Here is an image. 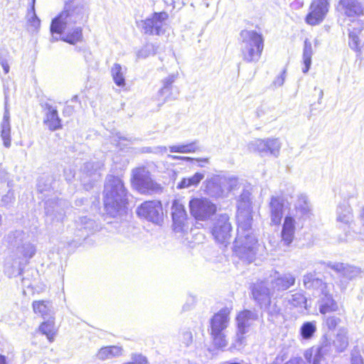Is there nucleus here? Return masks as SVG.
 <instances>
[{
	"mask_svg": "<svg viewBox=\"0 0 364 364\" xmlns=\"http://www.w3.org/2000/svg\"><path fill=\"white\" fill-rule=\"evenodd\" d=\"M175 78L173 75H169L163 80V87L158 92L159 105H162L165 102L171 100V85L174 82Z\"/></svg>",
	"mask_w": 364,
	"mask_h": 364,
	"instance_id": "obj_29",
	"label": "nucleus"
},
{
	"mask_svg": "<svg viewBox=\"0 0 364 364\" xmlns=\"http://www.w3.org/2000/svg\"><path fill=\"white\" fill-rule=\"evenodd\" d=\"M361 216H362L363 220H364V208L362 210V215H361Z\"/></svg>",
	"mask_w": 364,
	"mask_h": 364,
	"instance_id": "obj_64",
	"label": "nucleus"
},
{
	"mask_svg": "<svg viewBox=\"0 0 364 364\" xmlns=\"http://www.w3.org/2000/svg\"><path fill=\"white\" fill-rule=\"evenodd\" d=\"M80 223L82 224V228L85 230H90L92 228L94 225V222L86 217L80 218Z\"/></svg>",
	"mask_w": 364,
	"mask_h": 364,
	"instance_id": "obj_54",
	"label": "nucleus"
},
{
	"mask_svg": "<svg viewBox=\"0 0 364 364\" xmlns=\"http://www.w3.org/2000/svg\"><path fill=\"white\" fill-rule=\"evenodd\" d=\"M133 186L141 193H156L162 190L160 184L153 181L145 167H138L132 171Z\"/></svg>",
	"mask_w": 364,
	"mask_h": 364,
	"instance_id": "obj_7",
	"label": "nucleus"
},
{
	"mask_svg": "<svg viewBox=\"0 0 364 364\" xmlns=\"http://www.w3.org/2000/svg\"><path fill=\"white\" fill-rule=\"evenodd\" d=\"M82 33L80 27H76L72 33H68L61 38V40L70 44H75L82 40Z\"/></svg>",
	"mask_w": 364,
	"mask_h": 364,
	"instance_id": "obj_42",
	"label": "nucleus"
},
{
	"mask_svg": "<svg viewBox=\"0 0 364 364\" xmlns=\"http://www.w3.org/2000/svg\"><path fill=\"white\" fill-rule=\"evenodd\" d=\"M38 331L42 334L46 335L50 343L54 341V338L56 334V329L55 327V322L53 319H48L47 321L43 322L39 326Z\"/></svg>",
	"mask_w": 364,
	"mask_h": 364,
	"instance_id": "obj_35",
	"label": "nucleus"
},
{
	"mask_svg": "<svg viewBox=\"0 0 364 364\" xmlns=\"http://www.w3.org/2000/svg\"><path fill=\"white\" fill-rule=\"evenodd\" d=\"M168 157H170V158H171L173 159H176V160L182 159V160L188 161L193 160V159H192L191 157L175 156V155H168Z\"/></svg>",
	"mask_w": 364,
	"mask_h": 364,
	"instance_id": "obj_60",
	"label": "nucleus"
},
{
	"mask_svg": "<svg viewBox=\"0 0 364 364\" xmlns=\"http://www.w3.org/2000/svg\"><path fill=\"white\" fill-rule=\"evenodd\" d=\"M351 364H364L363 358L358 354H352Z\"/></svg>",
	"mask_w": 364,
	"mask_h": 364,
	"instance_id": "obj_57",
	"label": "nucleus"
},
{
	"mask_svg": "<svg viewBox=\"0 0 364 364\" xmlns=\"http://www.w3.org/2000/svg\"><path fill=\"white\" fill-rule=\"evenodd\" d=\"M258 314L255 311L244 310L237 316V332L235 336V346H241L245 340L244 336L255 322L258 320Z\"/></svg>",
	"mask_w": 364,
	"mask_h": 364,
	"instance_id": "obj_8",
	"label": "nucleus"
},
{
	"mask_svg": "<svg viewBox=\"0 0 364 364\" xmlns=\"http://www.w3.org/2000/svg\"><path fill=\"white\" fill-rule=\"evenodd\" d=\"M9 258L6 260L4 266L5 274L9 277H16L21 273L23 267L26 265L23 262L16 259V257Z\"/></svg>",
	"mask_w": 364,
	"mask_h": 364,
	"instance_id": "obj_28",
	"label": "nucleus"
},
{
	"mask_svg": "<svg viewBox=\"0 0 364 364\" xmlns=\"http://www.w3.org/2000/svg\"><path fill=\"white\" fill-rule=\"evenodd\" d=\"M295 232V220L291 216H286L284 218L282 230V238L286 245H290L294 237Z\"/></svg>",
	"mask_w": 364,
	"mask_h": 364,
	"instance_id": "obj_25",
	"label": "nucleus"
},
{
	"mask_svg": "<svg viewBox=\"0 0 364 364\" xmlns=\"http://www.w3.org/2000/svg\"><path fill=\"white\" fill-rule=\"evenodd\" d=\"M337 220L348 224L352 219L351 210L349 206H339L337 209Z\"/></svg>",
	"mask_w": 364,
	"mask_h": 364,
	"instance_id": "obj_41",
	"label": "nucleus"
},
{
	"mask_svg": "<svg viewBox=\"0 0 364 364\" xmlns=\"http://www.w3.org/2000/svg\"><path fill=\"white\" fill-rule=\"evenodd\" d=\"M254 299L258 302L261 308H267L271 302L272 291L265 282L255 284L252 289Z\"/></svg>",
	"mask_w": 364,
	"mask_h": 364,
	"instance_id": "obj_16",
	"label": "nucleus"
},
{
	"mask_svg": "<svg viewBox=\"0 0 364 364\" xmlns=\"http://www.w3.org/2000/svg\"><path fill=\"white\" fill-rule=\"evenodd\" d=\"M168 15L166 12L154 13L151 17L142 21V28L145 33L160 35L164 32V27Z\"/></svg>",
	"mask_w": 364,
	"mask_h": 364,
	"instance_id": "obj_13",
	"label": "nucleus"
},
{
	"mask_svg": "<svg viewBox=\"0 0 364 364\" xmlns=\"http://www.w3.org/2000/svg\"><path fill=\"white\" fill-rule=\"evenodd\" d=\"M287 299L291 305L294 307H302L306 303L305 296L301 293H295L294 294H289L287 296Z\"/></svg>",
	"mask_w": 364,
	"mask_h": 364,
	"instance_id": "obj_43",
	"label": "nucleus"
},
{
	"mask_svg": "<svg viewBox=\"0 0 364 364\" xmlns=\"http://www.w3.org/2000/svg\"><path fill=\"white\" fill-rule=\"evenodd\" d=\"M104 166L102 161H89L84 164L83 170L87 173L92 175L97 171L100 170Z\"/></svg>",
	"mask_w": 364,
	"mask_h": 364,
	"instance_id": "obj_46",
	"label": "nucleus"
},
{
	"mask_svg": "<svg viewBox=\"0 0 364 364\" xmlns=\"http://www.w3.org/2000/svg\"><path fill=\"white\" fill-rule=\"evenodd\" d=\"M137 214L153 223L161 225L164 220L162 205L159 200H151L143 203L137 208Z\"/></svg>",
	"mask_w": 364,
	"mask_h": 364,
	"instance_id": "obj_12",
	"label": "nucleus"
},
{
	"mask_svg": "<svg viewBox=\"0 0 364 364\" xmlns=\"http://www.w3.org/2000/svg\"><path fill=\"white\" fill-rule=\"evenodd\" d=\"M286 364H307V363L301 358H294L291 359Z\"/></svg>",
	"mask_w": 364,
	"mask_h": 364,
	"instance_id": "obj_59",
	"label": "nucleus"
},
{
	"mask_svg": "<svg viewBox=\"0 0 364 364\" xmlns=\"http://www.w3.org/2000/svg\"><path fill=\"white\" fill-rule=\"evenodd\" d=\"M341 319L336 316H325L323 319V328L328 331H334L341 323Z\"/></svg>",
	"mask_w": 364,
	"mask_h": 364,
	"instance_id": "obj_44",
	"label": "nucleus"
},
{
	"mask_svg": "<svg viewBox=\"0 0 364 364\" xmlns=\"http://www.w3.org/2000/svg\"><path fill=\"white\" fill-rule=\"evenodd\" d=\"M269 208L271 224L279 225L284 215L282 200L279 197H272Z\"/></svg>",
	"mask_w": 364,
	"mask_h": 364,
	"instance_id": "obj_21",
	"label": "nucleus"
},
{
	"mask_svg": "<svg viewBox=\"0 0 364 364\" xmlns=\"http://www.w3.org/2000/svg\"><path fill=\"white\" fill-rule=\"evenodd\" d=\"M169 150L171 152H177L181 154H190L194 153L198 150V142L196 141L186 144H179V145H173L169 146Z\"/></svg>",
	"mask_w": 364,
	"mask_h": 364,
	"instance_id": "obj_37",
	"label": "nucleus"
},
{
	"mask_svg": "<svg viewBox=\"0 0 364 364\" xmlns=\"http://www.w3.org/2000/svg\"><path fill=\"white\" fill-rule=\"evenodd\" d=\"M338 9L348 17L360 16L363 14L364 9L358 0H340Z\"/></svg>",
	"mask_w": 364,
	"mask_h": 364,
	"instance_id": "obj_18",
	"label": "nucleus"
},
{
	"mask_svg": "<svg viewBox=\"0 0 364 364\" xmlns=\"http://www.w3.org/2000/svg\"><path fill=\"white\" fill-rule=\"evenodd\" d=\"M105 208L107 214L117 217L126 212L127 193L122 180L113 176L107 178L105 185Z\"/></svg>",
	"mask_w": 364,
	"mask_h": 364,
	"instance_id": "obj_1",
	"label": "nucleus"
},
{
	"mask_svg": "<svg viewBox=\"0 0 364 364\" xmlns=\"http://www.w3.org/2000/svg\"><path fill=\"white\" fill-rule=\"evenodd\" d=\"M227 214L220 215L215 220L212 228V235L218 243L225 246L229 243L231 237L232 226Z\"/></svg>",
	"mask_w": 364,
	"mask_h": 364,
	"instance_id": "obj_11",
	"label": "nucleus"
},
{
	"mask_svg": "<svg viewBox=\"0 0 364 364\" xmlns=\"http://www.w3.org/2000/svg\"><path fill=\"white\" fill-rule=\"evenodd\" d=\"M124 73L121 65L118 63H114L111 69L113 80L119 87L125 85Z\"/></svg>",
	"mask_w": 364,
	"mask_h": 364,
	"instance_id": "obj_38",
	"label": "nucleus"
},
{
	"mask_svg": "<svg viewBox=\"0 0 364 364\" xmlns=\"http://www.w3.org/2000/svg\"><path fill=\"white\" fill-rule=\"evenodd\" d=\"M244 218L245 222H252V210L250 193L244 191L240 196L237 202V220L240 222V218Z\"/></svg>",
	"mask_w": 364,
	"mask_h": 364,
	"instance_id": "obj_15",
	"label": "nucleus"
},
{
	"mask_svg": "<svg viewBox=\"0 0 364 364\" xmlns=\"http://www.w3.org/2000/svg\"><path fill=\"white\" fill-rule=\"evenodd\" d=\"M328 0H313L310 12L306 18V21L309 25H316L321 23L328 11Z\"/></svg>",
	"mask_w": 364,
	"mask_h": 364,
	"instance_id": "obj_14",
	"label": "nucleus"
},
{
	"mask_svg": "<svg viewBox=\"0 0 364 364\" xmlns=\"http://www.w3.org/2000/svg\"><path fill=\"white\" fill-rule=\"evenodd\" d=\"M36 0H31V7L28 9L26 18V26L29 32H38L41 27V20L37 16L35 11Z\"/></svg>",
	"mask_w": 364,
	"mask_h": 364,
	"instance_id": "obj_26",
	"label": "nucleus"
},
{
	"mask_svg": "<svg viewBox=\"0 0 364 364\" xmlns=\"http://www.w3.org/2000/svg\"><path fill=\"white\" fill-rule=\"evenodd\" d=\"M204 174L196 173L193 176L183 178L178 185V188H187L192 186H197L203 179Z\"/></svg>",
	"mask_w": 364,
	"mask_h": 364,
	"instance_id": "obj_39",
	"label": "nucleus"
},
{
	"mask_svg": "<svg viewBox=\"0 0 364 364\" xmlns=\"http://www.w3.org/2000/svg\"><path fill=\"white\" fill-rule=\"evenodd\" d=\"M348 45L351 49L361 55V50L364 47V43H361V30L360 28H353L348 29Z\"/></svg>",
	"mask_w": 364,
	"mask_h": 364,
	"instance_id": "obj_30",
	"label": "nucleus"
},
{
	"mask_svg": "<svg viewBox=\"0 0 364 364\" xmlns=\"http://www.w3.org/2000/svg\"><path fill=\"white\" fill-rule=\"evenodd\" d=\"M230 311L228 309H223L215 314L211 319V331H223L228 326Z\"/></svg>",
	"mask_w": 364,
	"mask_h": 364,
	"instance_id": "obj_22",
	"label": "nucleus"
},
{
	"mask_svg": "<svg viewBox=\"0 0 364 364\" xmlns=\"http://www.w3.org/2000/svg\"><path fill=\"white\" fill-rule=\"evenodd\" d=\"M44 124L50 131H55L61 128V119H60L56 108L52 105H46V114Z\"/></svg>",
	"mask_w": 364,
	"mask_h": 364,
	"instance_id": "obj_23",
	"label": "nucleus"
},
{
	"mask_svg": "<svg viewBox=\"0 0 364 364\" xmlns=\"http://www.w3.org/2000/svg\"><path fill=\"white\" fill-rule=\"evenodd\" d=\"M285 73L286 71L284 70L280 75L277 76L275 78V80L273 82L274 86L281 87L282 85H283L285 80Z\"/></svg>",
	"mask_w": 364,
	"mask_h": 364,
	"instance_id": "obj_55",
	"label": "nucleus"
},
{
	"mask_svg": "<svg viewBox=\"0 0 364 364\" xmlns=\"http://www.w3.org/2000/svg\"><path fill=\"white\" fill-rule=\"evenodd\" d=\"M318 305L319 311L322 314L335 312L339 309L337 301L333 298V296L329 294L328 290L322 289Z\"/></svg>",
	"mask_w": 364,
	"mask_h": 364,
	"instance_id": "obj_20",
	"label": "nucleus"
},
{
	"mask_svg": "<svg viewBox=\"0 0 364 364\" xmlns=\"http://www.w3.org/2000/svg\"><path fill=\"white\" fill-rule=\"evenodd\" d=\"M14 200V193L11 191H9L6 195H4L1 198V205H8L11 203Z\"/></svg>",
	"mask_w": 364,
	"mask_h": 364,
	"instance_id": "obj_52",
	"label": "nucleus"
},
{
	"mask_svg": "<svg viewBox=\"0 0 364 364\" xmlns=\"http://www.w3.org/2000/svg\"><path fill=\"white\" fill-rule=\"evenodd\" d=\"M1 137L4 146L9 148L11 146L10 112L6 102H5L4 117L1 123Z\"/></svg>",
	"mask_w": 364,
	"mask_h": 364,
	"instance_id": "obj_24",
	"label": "nucleus"
},
{
	"mask_svg": "<svg viewBox=\"0 0 364 364\" xmlns=\"http://www.w3.org/2000/svg\"><path fill=\"white\" fill-rule=\"evenodd\" d=\"M323 356H319V355H317V350L316 349L315 350V353H314V359H313V364H319L321 360L323 358Z\"/></svg>",
	"mask_w": 364,
	"mask_h": 364,
	"instance_id": "obj_61",
	"label": "nucleus"
},
{
	"mask_svg": "<svg viewBox=\"0 0 364 364\" xmlns=\"http://www.w3.org/2000/svg\"><path fill=\"white\" fill-rule=\"evenodd\" d=\"M0 364H6V357L0 355Z\"/></svg>",
	"mask_w": 364,
	"mask_h": 364,
	"instance_id": "obj_62",
	"label": "nucleus"
},
{
	"mask_svg": "<svg viewBox=\"0 0 364 364\" xmlns=\"http://www.w3.org/2000/svg\"><path fill=\"white\" fill-rule=\"evenodd\" d=\"M317 355L324 356L329 353L331 350V342L330 339H328L326 336H324L321 346L316 348Z\"/></svg>",
	"mask_w": 364,
	"mask_h": 364,
	"instance_id": "obj_47",
	"label": "nucleus"
},
{
	"mask_svg": "<svg viewBox=\"0 0 364 364\" xmlns=\"http://www.w3.org/2000/svg\"><path fill=\"white\" fill-rule=\"evenodd\" d=\"M312 55L313 49L311 43L308 39H306L304 41V46L302 55L303 63L304 65V67L302 68V71L304 73H306L311 67Z\"/></svg>",
	"mask_w": 364,
	"mask_h": 364,
	"instance_id": "obj_36",
	"label": "nucleus"
},
{
	"mask_svg": "<svg viewBox=\"0 0 364 364\" xmlns=\"http://www.w3.org/2000/svg\"><path fill=\"white\" fill-rule=\"evenodd\" d=\"M154 47L151 44L144 46L140 50L137 52L136 56L138 59H144L150 55L154 54Z\"/></svg>",
	"mask_w": 364,
	"mask_h": 364,
	"instance_id": "obj_48",
	"label": "nucleus"
},
{
	"mask_svg": "<svg viewBox=\"0 0 364 364\" xmlns=\"http://www.w3.org/2000/svg\"><path fill=\"white\" fill-rule=\"evenodd\" d=\"M282 143L279 139L268 138L265 139H257L248 144L250 151L259 153L262 156L279 155Z\"/></svg>",
	"mask_w": 364,
	"mask_h": 364,
	"instance_id": "obj_9",
	"label": "nucleus"
},
{
	"mask_svg": "<svg viewBox=\"0 0 364 364\" xmlns=\"http://www.w3.org/2000/svg\"><path fill=\"white\" fill-rule=\"evenodd\" d=\"M316 329V322L315 321H307L301 326L300 334L304 339L308 340L313 337Z\"/></svg>",
	"mask_w": 364,
	"mask_h": 364,
	"instance_id": "obj_40",
	"label": "nucleus"
},
{
	"mask_svg": "<svg viewBox=\"0 0 364 364\" xmlns=\"http://www.w3.org/2000/svg\"><path fill=\"white\" fill-rule=\"evenodd\" d=\"M240 218L234 250L240 258L251 262L256 255L257 239L252 228V222H245L241 216Z\"/></svg>",
	"mask_w": 364,
	"mask_h": 364,
	"instance_id": "obj_2",
	"label": "nucleus"
},
{
	"mask_svg": "<svg viewBox=\"0 0 364 364\" xmlns=\"http://www.w3.org/2000/svg\"><path fill=\"white\" fill-rule=\"evenodd\" d=\"M171 215L174 229L180 231L187 219V213L184 205L178 200H173L171 205Z\"/></svg>",
	"mask_w": 364,
	"mask_h": 364,
	"instance_id": "obj_17",
	"label": "nucleus"
},
{
	"mask_svg": "<svg viewBox=\"0 0 364 364\" xmlns=\"http://www.w3.org/2000/svg\"><path fill=\"white\" fill-rule=\"evenodd\" d=\"M205 184V191L210 196L225 198L237 187L238 181L235 176L220 173L208 178Z\"/></svg>",
	"mask_w": 364,
	"mask_h": 364,
	"instance_id": "obj_5",
	"label": "nucleus"
},
{
	"mask_svg": "<svg viewBox=\"0 0 364 364\" xmlns=\"http://www.w3.org/2000/svg\"><path fill=\"white\" fill-rule=\"evenodd\" d=\"M82 16L81 8L71 9L70 6H66L65 10L52 21L50 26L52 40L58 41V38L54 36V33H63L65 30L82 20Z\"/></svg>",
	"mask_w": 364,
	"mask_h": 364,
	"instance_id": "obj_6",
	"label": "nucleus"
},
{
	"mask_svg": "<svg viewBox=\"0 0 364 364\" xmlns=\"http://www.w3.org/2000/svg\"><path fill=\"white\" fill-rule=\"evenodd\" d=\"M189 208L191 214L198 220H206L216 212V205L205 198H193Z\"/></svg>",
	"mask_w": 364,
	"mask_h": 364,
	"instance_id": "obj_10",
	"label": "nucleus"
},
{
	"mask_svg": "<svg viewBox=\"0 0 364 364\" xmlns=\"http://www.w3.org/2000/svg\"><path fill=\"white\" fill-rule=\"evenodd\" d=\"M167 149L166 146H157L155 148L154 151H152L150 147L144 148V152H154V153H165Z\"/></svg>",
	"mask_w": 364,
	"mask_h": 364,
	"instance_id": "obj_56",
	"label": "nucleus"
},
{
	"mask_svg": "<svg viewBox=\"0 0 364 364\" xmlns=\"http://www.w3.org/2000/svg\"><path fill=\"white\" fill-rule=\"evenodd\" d=\"M122 353V348L121 347L112 346L101 348L96 354V357L100 360H105L118 357L121 355Z\"/></svg>",
	"mask_w": 364,
	"mask_h": 364,
	"instance_id": "obj_32",
	"label": "nucleus"
},
{
	"mask_svg": "<svg viewBox=\"0 0 364 364\" xmlns=\"http://www.w3.org/2000/svg\"><path fill=\"white\" fill-rule=\"evenodd\" d=\"M6 240L13 250L11 257H16L26 264L36 255V245L31 242V236L23 230L10 232Z\"/></svg>",
	"mask_w": 364,
	"mask_h": 364,
	"instance_id": "obj_3",
	"label": "nucleus"
},
{
	"mask_svg": "<svg viewBox=\"0 0 364 364\" xmlns=\"http://www.w3.org/2000/svg\"><path fill=\"white\" fill-rule=\"evenodd\" d=\"M211 336L213 338L214 345L218 348H223L227 346V341L225 335L223 331L212 332Z\"/></svg>",
	"mask_w": 364,
	"mask_h": 364,
	"instance_id": "obj_45",
	"label": "nucleus"
},
{
	"mask_svg": "<svg viewBox=\"0 0 364 364\" xmlns=\"http://www.w3.org/2000/svg\"><path fill=\"white\" fill-rule=\"evenodd\" d=\"M0 65L2 67L4 73L7 74L9 72V65L7 62V60L4 58H0Z\"/></svg>",
	"mask_w": 364,
	"mask_h": 364,
	"instance_id": "obj_58",
	"label": "nucleus"
},
{
	"mask_svg": "<svg viewBox=\"0 0 364 364\" xmlns=\"http://www.w3.org/2000/svg\"><path fill=\"white\" fill-rule=\"evenodd\" d=\"M181 341L186 346H190L193 341V334L191 331L188 330L183 331L181 336Z\"/></svg>",
	"mask_w": 364,
	"mask_h": 364,
	"instance_id": "obj_49",
	"label": "nucleus"
},
{
	"mask_svg": "<svg viewBox=\"0 0 364 364\" xmlns=\"http://www.w3.org/2000/svg\"><path fill=\"white\" fill-rule=\"evenodd\" d=\"M328 267L340 274L341 277L348 280L359 277L361 274L360 268L343 263H329Z\"/></svg>",
	"mask_w": 364,
	"mask_h": 364,
	"instance_id": "obj_19",
	"label": "nucleus"
},
{
	"mask_svg": "<svg viewBox=\"0 0 364 364\" xmlns=\"http://www.w3.org/2000/svg\"><path fill=\"white\" fill-rule=\"evenodd\" d=\"M78 100V96L77 95H75L73 98H72V101H74V102H76Z\"/></svg>",
	"mask_w": 364,
	"mask_h": 364,
	"instance_id": "obj_63",
	"label": "nucleus"
},
{
	"mask_svg": "<svg viewBox=\"0 0 364 364\" xmlns=\"http://www.w3.org/2000/svg\"><path fill=\"white\" fill-rule=\"evenodd\" d=\"M311 284H312L311 289L321 288V290L322 289L328 290L327 284L323 283L322 280L317 277L312 282Z\"/></svg>",
	"mask_w": 364,
	"mask_h": 364,
	"instance_id": "obj_53",
	"label": "nucleus"
},
{
	"mask_svg": "<svg viewBox=\"0 0 364 364\" xmlns=\"http://www.w3.org/2000/svg\"><path fill=\"white\" fill-rule=\"evenodd\" d=\"M146 358L141 355H134L132 357V361L124 364H147Z\"/></svg>",
	"mask_w": 364,
	"mask_h": 364,
	"instance_id": "obj_51",
	"label": "nucleus"
},
{
	"mask_svg": "<svg viewBox=\"0 0 364 364\" xmlns=\"http://www.w3.org/2000/svg\"><path fill=\"white\" fill-rule=\"evenodd\" d=\"M316 278V274L312 273L306 274L304 276L303 282L306 289H311L312 282Z\"/></svg>",
	"mask_w": 364,
	"mask_h": 364,
	"instance_id": "obj_50",
	"label": "nucleus"
},
{
	"mask_svg": "<svg viewBox=\"0 0 364 364\" xmlns=\"http://www.w3.org/2000/svg\"><path fill=\"white\" fill-rule=\"evenodd\" d=\"M333 346L337 352H343L348 346V331L346 328H340L333 340Z\"/></svg>",
	"mask_w": 364,
	"mask_h": 364,
	"instance_id": "obj_31",
	"label": "nucleus"
},
{
	"mask_svg": "<svg viewBox=\"0 0 364 364\" xmlns=\"http://www.w3.org/2000/svg\"><path fill=\"white\" fill-rule=\"evenodd\" d=\"M32 307L34 313L41 315L43 318L50 316L52 313V306L48 301H34Z\"/></svg>",
	"mask_w": 364,
	"mask_h": 364,
	"instance_id": "obj_34",
	"label": "nucleus"
},
{
	"mask_svg": "<svg viewBox=\"0 0 364 364\" xmlns=\"http://www.w3.org/2000/svg\"><path fill=\"white\" fill-rule=\"evenodd\" d=\"M294 205L296 213L300 217H308L309 215L311 208L306 196L304 194L299 195Z\"/></svg>",
	"mask_w": 364,
	"mask_h": 364,
	"instance_id": "obj_33",
	"label": "nucleus"
},
{
	"mask_svg": "<svg viewBox=\"0 0 364 364\" xmlns=\"http://www.w3.org/2000/svg\"><path fill=\"white\" fill-rule=\"evenodd\" d=\"M295 277L293 274L288 272L277 277L272 282V289L280 290H287L295 283Z\"/></svg>",
	"mask_w": 364,
	"mask_h": 364,
	"instance_id": "obj_27",
	"label": "nucleus"
},
{
	"mask_svg": "<svg viewBox=\"0 0 364 364\" xmlns=\"http://www.w3.org/2000/svg\"><path fill=\"white\" fill-rule=\"evenodd\" d=\"M241 53L242 59L247 62H257L264 49V38L262 34L255 31H242Z\"/></svg>",
	"mask_w": 364,
	"mask_h": 364,
	"instance_id": "obj_4",
	"label": "nucleus"
}]
</instances>
